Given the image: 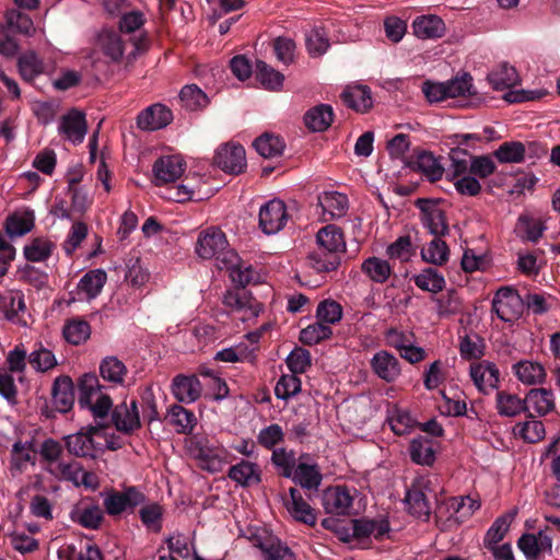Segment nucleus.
I'll use <instances>...</instances> for the list:
<instances>
[{
  "label": "nucleus",
  "instance_id": "49530a36",
  "mask_svg": "<svg viewBox=\"0 0 560 560\" xmlns=\"http://www.w3.org/2000/svg\"><path fill=\"white\" fill-rule=\"evenodd\" d=\"M115 273H122L124 280L135 288L142 287L149 280V272L142 268L139 258L129 259L125 267L115 268Z\"/></svg>",
  "mask_w": 560,
  "mask_h": 560
},
{
  "label": "nucleus",
  "instance_id": "4d7b16f0",
  "mask_svg": "<svg viewBox=\"0 0 560 560\" xmlns=\"http://www.w3.org/2000/svg\"><path fill=\"white\" fill-rule=\"evenodd\" d=\"M513 514H505L499 516L487 530L483 538V546L486 548H494V545L500 542L509 530Z\"/></svg>",
  "mask_w": 560,
  "mask_h": 560
},
{
  "label": "nucleus",
  "instance_id": "c85d7f7f",
  "mask_svg": "<svg viewBox=\"0 0 560 560\" xmlns=\"http://www.w3.org/2000/svg\"><path fill=\"white\" fill-rule=\"evenodd\" d=\"M58 558L59 560H104L101 548L89 541L81 548L74 544H63L58 549Z\"/></svg>",
  "mask_w": 560,
  "mask_h": 560
},
{
  "label": "nucleus",
  "instance_id": "aec40b11",
  "mask_svg": "<svg viewBox=\"0 0 560 560\" xmlns=\"http://www.w3.org/2000/svg\"><path fill=\"white\" fill-rule=\"evenodd\" d=\"M58 479L70 481L75 486L85 485L90 486L91 476L88 475L78 460L62 459L59 464L52 463L50 470L48 471Z\"/></svg>",
  "mask_w": 560,
  "mask_h": 560
},
{
  "label": "nucleus",
  "instance_id": "72a5a7b5",
  "mask_svg": "<svg viewBox=\"0 0 560 560\" xmlns=\"http://www.w3.org/2000/svg\"><path fill=\"white\" fill-rule=\"evenodd\" d=\"M524 401H526V411L533 409L539 416H545L555 408L552 392L546 388L530 389Z\"/></svg>",
  "mask_w": 560,
  "mask_h": 560
},
{
  "label": "nucleus",
  "instance_id": "c9c22d12",
  "mask_svg": "<svg viewBox=\"0 0 560 560\" xmlns=\"http://www.w3.org/2000/svg\"><path fill=\"white\" fill-rule=\"evenodd\" d=\"M318 205L330 219L340 218L348 209V198L338 191H324L318 196Z\"/></svg>",
  "mask_w": 560,
  "mask_h": 560
},
{
  "label": "nucleus",
  "instance_id": "f257e3e1",
  "mask_svg": "<svg viewBox=\"0 0 560 560\" xmlns=\"http://www.w3.org/2000/svg\"><path fill=\"white\" fill-rule=\"evenodd\" d=\"M317 247L307 256L310 268L317 273L337 270L346 250L342 230L334 224L322 228L316 235Z\"/></svg>",
  "mask_w": 560,
  "mask_h": 560
},
{
  "label": "nucleus",
  "instance_id": "dca6fc26",
  "mask_svg": "<svg viewBox=\"0 0 560 560\" xmlns=\"http://www.w3.org/2000/svg\"><path fill=\"white\" fill-rule=\"evenodd\" d=\"M185 171L182 158L167 155L159 158L153 164V175L156 185L173 183L178 179Z\"/></svg>",
  "mask_w": 560,
  "mask_h": 560
},
{
  "label": "nucleus",
  "instance_id": "a211bd4d",
  "mask_svg": "<svg viewBox=\"0 0 560 560\" xmlns=\"http://www.w3.org/2000/svg\"><path fill=\"white\" fill-rule=\"evenodd\" d=\"M353 498L347 487L328 488L323 494V506L329 514L346 515L352 506Z\"/></svg>",
  "mask_w": 560,
  "mask_h": 560
},
{
  "label": "nucleus",
  "instance_id": "680f3d73",
  "mask_svg": "<svg viewBox=\"0 0 560 560\" xmlns=\"http://www.w3.org/2000/svg\"><path fill=\"white\" fill-rule=\"evenodd\" d=\"M316 317L325 325H334L340 322L342 317V307L334 300H324L317 306Z\"/></svg>",
  "mask_w": 560,
  "mask_h": 560
},
{
  "label": "nucleus",
  "instance_id": "423d86ee",
  "mask_svg": "<svg viewBox=\"0 0 560 560\" xmlns=\"http://www.w3.org/2000/svg\"><path fill=\"white\" fill-rule=\"evenodd\" d=\"M147 500L137 487L129 486L122 491L107 489V515L119 516L122 513H132L135 509Z\"/></svg>",
  "mask_w": 560,
  "mask_h": 560
},
{
  "label": "nucleus",
  "instance_id": "a19ab883",
  "mask_svg": "<svg viewBox=\"0 0 560 560\" xmlns=\"http://www.w3.org/2000/svg\"><path fill=\"white\" fill-rule=\"evenodd\" d=\"M197 448L198 458L207 464L208 469L213 471L220 469L226 455V451L222 446L211 444L207 440L198 441Z\"/></svg>",
  "mask_w": 560,
  "mask_h": 560
},
{
  "label": "nucleus",
  "instance_id": "4be33fe9",
  "mask_svg": "<svg viewBox=\"0 0 560 560\" xmlns=\"http://www.w3.org/2000/svg\"><path fill=\"white\" fill-rule=\"evenodd\" d=\"M163 420L172 425L178 434L185 435L190 434L197 424L195 413L177 404H173L167 408Z\"/></svg>",
  "mask_w": 560,
  "mask_h": 560
},
{
  "label": "nucleus",
  "instance_id": "b1692460",
  "mask_svg": "<svg viewBox=\"0 0 560 560\" xmlns=\"http://www.w3.org/2000/svg\"><path fill=\"white\" fill-rule=\"evenodd\" d=\"M223 304L233 311H248L250 315H258L260 304L245 289H234L225 292Z\"/></svg>",
  "mask_w": 560,
  "mask_h": 560
},
{
  "label": "nucleus",
  "instance_id": "1a4fd4ad",
  "mask_svg": "<svg viewBox=\"0 0 560 560\" xmlns=\"http://www.w3.org/2000/svg\"><path fill=\"white\" fill-rule=\"evenodd\" d=\"M288 221L285 203L280 199H272L261 206L259 210V228L266 235L281 231Z\"/></svg>",
  "mask_w": 560,
  "mask_h": 560
},
{
  "label": "nucleus",
  "instance_id": "7ed1b4c3",
  "mask_svg": "<svg viewBox=\"0 0 560 560\" xmlns=\"http://www.w3.org/2000/svg\"><path fill=\"white\" fill-rule=\"evenodd\" d=\"M96 421V428L67 436L66 444L70 453L92 458L103 457L105 454V422L101 425L100 421Z\"/></svg>",
  "mask_w": 560,
  "mask_h": 560
},
{
  "label": "nucleus",
  "instance_id": "20e7f679",
  "mask_svg": "<svg viewBox=\"0 0 560 560\" xmlns=\"http://www.w3.org/2000/svg\"><path fill=\"white\" fill-rule=\"evenodd\" d=\"M79 405L89 410L101 425L105 422V392L93 373L84 374L79 381Z\"/></svg>",
  "mask_w": 560,
  "mask_h": 560
},
{
  "label": "nucleus",
  "instance_id": "6ab92c4d",
  "mask_svg": "<svg viewBox=\"0 0 560 560\" xmlns=\"http://www.w3.org/2000/svg\"><path fill=\"white\" fill-rule=\"evenodd\" d=\"M289 494L290 498L285 500V506L292 517L298 522L314 526L316 524L315 510L306 502L296 488H290Z\"/></svg>",
  "mask_w": 560,
  "mask_h": 560
},
{
  "label": "nucleus",
  "instance_id": "cd10ccee",
  "mask_svg": "<svg viewBox=\"0 0 560 560\" xmlns=\"http://www.w3.org/2000/svg\"><path fill=\"white\" fill-rule=\"evenodd\" d=\"M36 460V451L30 442H15L12 446L10 470L12 476L22 474Z\"/></svg>",
  "mask_w": 560,
  "mask_h": 560
},
{
  "label": "nucleus",
  "instance_id": "ddd939ff",
  "mask_svg": "<svg viewBox=\"0 0 560 560\" xmlns=\"http://www.w3.org/2000/svg\"><path fill=\"white\" fill-rule=\"evenodd\" d=\"M173 120L172 110L160 103L141 110L137 117V126L141 130L154 131L165 128Z\"/></svg>",
  "mask_w": 560,
  "mask_h": 560
},
{
  "label": "nucleus",
  "instance_id": "2eb2a0df",
  "mask_svg": "<svg viewBox=\"0 0 560 560\" xmlns=\"http://www.w3.org/2000/svg\"><path fill=\"white\" fill-rule=\"evenodd\" d=\"M407 165L413 171L423 173L432 183L441 179L444 173V168L436 158L425 150H415V152L408 158Z\"/></svg>",
  "mask_w": 560,
  "mask_h": 560
},
{
  "label": "nucleus",
  "instance_id": "6e6552de",
  "mask_svg": "<svg viewBox=\"0 0 560 560\" xmlns=\"http://www.w3.org/2000/svg\"><path fill=\"white\" fill-rule=\"evenodd\" d=\"M415 206L421 212L423 225L434 236H444L448 234V224L445 212L439 208V200L418 198Z\"/></svg>",
  "mask_w": 560,
  "mask_h": 560
},
{
  "label": "nucleus",
  "instance_id": "9b49d317",
  "mask_svg": "<svg viewBox=\"0 0 560 560\" xmlns=\"http://www.w3.org/2000/svg\"><path fill=\"white\" fill-rule=\"evenodd\" d=\"M0 313L20 326H27L26 305L21 291H5L0 293Z\"/></svg>",
  "mask_w": 560,
  "mask_h": 560
},
{
  "label": "nucleus",
  "instance_id": "393cba45",
  "mask_svg": "<svg viewBox=\"0 0 560 560\" xmlns=\"http://www.w3.org/2000/svg\"><path fill=\"white\" fill-rule=\"evenodd\" d=\"M228 477L242 487H250L261 481L259 466L245 459L232 465Z\"/></svg>",
  "mask_w": 560,
  "mask_h": 560
},
{
  "label": "nucleus",
  "instance_id": "4c0bfd02",
  "mask_svg": "<svg viewBox=\"0 0 560 560\" xmlns=\"http://www.w3.org/2000/svg\"><path fill=\"white\" fill-rule=\"evenodd\" d=\"M516 377L524 384H541L546 378L544 366L537 362L520 361L513 365Z\"/></svg>",
  "mask_w": 560,
  "mask_h": 560
},
{
  "label": "nucleus",
  "instance_id": "5701e85b",
  "mask_svg": "<svg viewBox=\"0 0 560 560\" xmlns=\"http://www.w3.org/2000/svg\"><path fill=\"white\" fill-rule=\"evenodd\" d=\"M59 131L72 143H81L86 132L84 116L73 109L61 118Z\"/></svg>",
  "mask_w": 560,
  "mask_h": 560
},
{
  "label": "nucleus",
  "instance_id": "f8f14e48",
  "mask_svg": "<svg viewBox=\"0 0 560 560\" xmlns=\"http://www.w3.org/2000/svg\"><path fill=\"white\" fill-rule=\"evenodd\" d=\"M171 392L178 402L191 404L200 398L202 385L195 374H177L172 380Z\"/></svg>",
  "mask_w": 560,
  "mask_h": 560
},
{
  "label": "nucleus",
  "instance_id": "f03ea898",
  "mask_svg": "<svg viewBox=\"0 0 560 560\" xmlns=\"http://www.w3.org/2000/svg\"><path fill=\"white\" fill-rule=\"evenodd\" d=\"M195 250L202 259L215 258L217 266H234L237 262V253L229 248L225 234L218 228L202 231L198 236Z\"/></svg>",
  "mask_w": 560,
  "mask_h": 560
},
{
  "label": "nucleus",
  "instance_id": "603ef678",
  "mask_svg": "<svg viewBox=\"0 0 560 560\" xmlns=\"http://www.w3.org/2000/svg\"><path fill=\"white\" fill-rule=\"evenodd\" d=\"M545 225L540 220L521 215L517 221L516 231L520 237L528 242L537 243L542 236Z\"/></svg>",
  "mask_w": 560,
  "mask_h": 560
},
{
  "label": "nucleus",
  "instance_id": "bb28decb",
  "mask_svg": "<svg viewBox=\"0 0 560 560\" xmlns=\"http://www.w3.org/2000/svg\"><path fill=\"white\" fill-rule=\"evenodd\" d=\"M52 402L60 412L69 411L74 404L73 383L69 376H59L52 385Z\"/></svg>",
  "mask_w": 560,
  "mask_h": 560
},
{
  "label": "nucleus",
  "instance_id": "3c124183",
  "mask_svg": "<svg viewBox=\"0 0 560 560\" xmlns=\"http://www.w3.org/2000/svg\"><path fill=\"white\" fill-rule=\"evenodd\" d=\"M526 153L525 145L520 141L503 142L493 155L501 163H521L524 161Z\"/></svg>",
  "mask_w": 560,
  "mask_h": 560
},
{
  "label": "nucleus",
  "instance_id": "774afa93",
  "mask_svg": "<svg viewBox=\"0 0 560 560\" xmlns=\"http://www.w3.org/2000/svg\"><path fill=\"white\" fill-rule=\"evenodd\" d=\"M301 390V380L292 375H283L279 378L275 387L277 398L288 400Z\"/></svg>",
  "mask_w": 560,
  "mask_h": 560
},
{
  "label": "nucleus",
  "instance_id": "69168bd1",
  "mask_svg": "<svg viewBox=\"0 0 560 560\" xmlns=\"http://www.w3.org/2000/svg\"><path fill=\"white\" fill-rule=\"evenodd\" d=\"M271 463L281 469L280 476L292 479L296 467L293 452L288 453L284 448L273 450Z\"/></svg>",
  "mask_w": 560,
  "mask_h": 560
},
{
  "label": "nucleus",
  "instance_id": "de8ad7c7",
  "mask_svg": "<svg viewBox=\"0 0 560 560\" xmlns=\"http://www.w3.org/2000/svg\"><path fill=\"white\" fill-rule=\"evenodd\" d=\"M448 255L450 248L441 236H435L421 252L422 259L435 266H443L448 260Z\"/></svg>",
  "mask_w": 560,
  "mask_h": 560
},
{
  "label": "nucleus",
  "instance_id": "c03bdc74",
  "mask_svg": "<svg viewBox=\"0 0 560 560\" xmlns=\"http://www.w3.org/2000/svg\"><path fill=\"white\" fill-rule=\"evenodd\" d=\"M497 409L499 415L504 417H516L526 411V401L515 394L506 392L497 393Z\"/></svg>",
  "mask_w": 560,
  "mask_h": 560
},
{
  "label": "nucleus",
  "instance_id": "bf43d9fd",
  "mask_svg": "<svg viewBox=\"0 0 560 560\" xmlns=\"http://www.w3.org/2000/svg\"><path fill=\"white\" fill-rule=\"evenodd\" d=\"M163 508L156 503L143 505L139 511V516L143 525L153 530L160 532L162 528Z\"/></svg>",
  "mask_w": 560,
  "mask_h": 560
},
{
  "label": "nucleus",
  "instance_id": "473e14b6",
  "mask_svg": "<svg viewBox=\"0 0 560 560\" xmlns=\"http://www.w3.org/2000/svg\"><path fill=\"white\" fill-rule=\"evenodd\" d=\"M334 112L330 105L319 104L304 115V124L312 131H324L332 122Z\"/></svg>",
  "mask_w": 560,
  "mask_h": 560
},
{
  "label": "nucleus",
  "instance_id": "5fc2aeb1",
  "mask_svg": "<svg viewBox=\"0 0 560 560\" xmlns=\"http://www.w3.org/2000/svg\"><path fill=\"white\" fill-rule=\"evenodd\" d=\"M332 336V329L317 320L300 331V341L306 346L317 345Z\"/></svg>",
  "mask_w": 560,
  "mask_h": 560
},
{
  "label": "nucleus",
  "instance_id": "0eeeda50",
  "mask_svg": "<svg viewBox=\"0 0 560 560\" xmlns=\"http://www.w3.org/2000/svg\"><path fill=\"white\" fill-rule=\"evenodd\" d=\"M113 400L107 395V416L110 412V422L115 425L116 430L131 434L135 430L141 427L138 404L136 399H132L130 406H127L126 400L117 405L113 410Z\"/></svg>",
  "mask_w": 560,
  "mask_h": 560
},
{
  "label": "nucleus",
  "instance_id": "e433bc0d",
  "mask_svg": "<svg viewBox=\"0 0 560 560\" xmlns=\"http://www.w3.org/2000/svg\"><path fill=\"white\" fill-rule=\"evenodd\" d=\"M105 283V273L100 270H91L83 276L78 284V295L81 299L91 300L96 298Z\"/></svg>",
  "mask_w": 560,
  "mask_h": 560
},
{
  "label": "nucleus",
  "instance_id": "09e8293b",
  "mask_svg": "<svg viewBox=\"0 0 560 560\" xmlns=\"http://www.w3.org/2000/svg\"><path fill=\"white\" fill-rule=\"evenodd\" d=\"M62 334L69 343L78 346L90 337L91 329L88 322L72 318L65 324Z\"/></svg>",
  "mask_w": 560,
  "mask_h": 560
},
{
  "label": "nucleus",
  "instance_id": "37998d69",
  "mask_svg": "<svg viewBox=\"0 0 560 560\" xmlns=\"http://www.w3.org/2000/svg\"><path fill=\"white\" fill-rule=\"evenodd\" d=\"M405 502L408 511L415 517L428 522L430 518V505L425 494L420 489H409L406 492Z\"/></svg>",
  "mask_w": 560,
  "mask_h": 560
},
{
  "label": "nucleus",
  "instance_id": "f704fd0d",
  "mask_svg": "<svg viewBox=\"0 0 560 560\" xmlns=\"http://www.w3.org/2000/svg\"><path fill=\"white\" fill-rule=\"evenodd\" d=\"M27 362L32 369L39 373H47L58 364L54 352L47 349L42 342L34 345V349L27 357Z\"/></svg>",
  "mask_w": 560,
  "mask_h": 560
},
{
  "label": "nucleus",
  "instance_id": "c756f323",
  "mask_svg": "<svg viewBox=\"0 0 560 560\" xmlns=\"http://www.w3.org/2000/svg\"><path fill=\"white\" fill-rule=\"evenodd\" d=\"M18 68L21 77L25 81H32L36 77L44 74L49 70V66L45 63L33 50H28L20 55Z\"/></svg>",
  "mask_w": 560,
  "mask_h": 560
},
{
  "label": "nucleus",
  "instance_id": "052dcab7",
  "mask_svg": "<svg viewBox=\"0 0 560 560\" xmlns=\"http://www.w3.org/2000/svg\"><path fill=\"white\" fill-rule=\"evenodd\" d=\"M5 19L9 27L15 32L26 36H33L36 32L32 19L18 10H9L5 14Z\"/></svg>",
  "mask_w": 560,
  "mask_h": 560
},
{
  "label": "nucleus",
  "instance_id": "a18cd8bd",
  "mask_svg": "<svg viewBox=\"0 0 560 560\" xmlns=\"http://www.w3.org/2000/svg\"><path fill=\"white\" fill-rule=\"evenodd\" d=\"M413 280L419 289L432 293H439L445 288L443 275L432 267L423 269Z\"/></svg>",
  "mask_w": 560,
  "mask_h": 560
},
{
  "label": "nucleus",
  "instance_id": "338daca9",
  "mask_svg": "<svg viewBox=\"0 0 560 560\" xmlns=\"http://www.w3.org/2000/svg\"><path fill=\"white\" fill-rule=\"evenodd\" d=\"M311 353L308 350L304 348L296 347L294 350L290 352L285 362L288 369L293 374H302L305 373L306 370L311 366Z\"/></svg>",
  "mask_w": 560,
  "mask_h": 560
},
{
  "label": "nucleus",
  "instance_id": "39448f33",
  "mask_svg": "<svg viewBox=\"0 0 560 560\" xmlns=\"http://www.w3.org/2000/svg\"><path fill=\"white\" fill-rule=\"evenodd\" d=\"M524 311V299L511 287L500 288L492 300V312L503 322L518 319Z\"/></svg>",
  "mask_w": 560,
  "mask_h": 560
},
{
  "label": "nucleus",
  "instance_id": "2f4dec72",
  "mask_svg": "<svg viewBox=\"0 0 560 560\" xmlns=\"http://www.w3.org/2000/svg\"><path fill=\"white\" fill-rule=\"evenodd\" d=\"M409 455L415 464L432 466L435 462V452L432 441L423 435H418L410 441Z\"/></svg>",
  "mask_w": 560,
  "mask_h": 560
},
{
  "label": "nucleus",
  "instance_id": "412c9836",
  "mask_svg": "<svg viewBox=\"0 0 560 560\" xmlns=\"http://www.w3.org/2000/svg\"><path fill=\"white\" fill-rule=\"evenodd\" d=\"M294 483L308 491V499H312V492H316L322 483L323 476L317 464L300 462L292 477Z\"/></svg>",
  "mask_w": 560,
  "mask_h": 560
},
{
  "label": "nucleus",
  "instance_id": "e2e57ef3",
  "mask_svg": "<svg viewBox=\"0 0 560 560\" xmlns=\"http://www.w3.org/2000/svg\"><path fill=\"white\" fill-rule=\"evenodd\" d=\"M86 235L88 229L85 224L81 222H75L72 224L65 242L62 243V248L68 257H72L74 255L81 243L85 240Z\"/></svg>",
  "mask_w": 560,
  "mask_h": 560
},
{
  "label": "nucleus",
  "instance_id": "9d476101",
  "mask_svg": "<svg viewBox=\"0 0 560 560\" xmlns=\"http://www.w3.org/2000/svg\"><path fill=\"white\" fill-rule=\"evenodd\" d=\"M214 163L225 173H242L246 167V154L244 147L236 143H226L221 145L215 152Z\"/></svg>",
  "mask_w": 560,
  "mask_h": 560
},
{
  "label": "nucleus",
  "instance_id": "13d9d810",
  "mask_svg": "<svg viewBox=\"0 0 560 560\" xmlns=\"http://www.w3.org/2000/svg\"><path fill=\"white\" fill-rule=\"evenodd\" d=\"M34 225V215L30 211L16 212L8 218L5 229L11 236H22Z\"/></svg>",
  "mask_w": 560,
  "mask_h": 560
},
{
  "label": "nucleus",
  "instance_id": "6e6d98bb",
  "mask_svg": "<svg viewBox=\"0 0 560 560\" xmlns=\"http://www.w3.org/2000/svg\"><path fill=\"white\" fill-rule=\"evenodd\" d=\"M256 77L268 90H279L284 81V75L262 60L256 62Z\"/></svg>",
  "mask_w": 560,
  "mask_h": 560
},
{
  "label": "nucleus",
  "instance_id": "ea45409f",
  "mask_svg": "<svg viewBox=\"0 0 560 560\" xmlns=\"http://www.w3.org/2000/svg\"><path fill=\"white\" fill-rule=\"evenodd\" d=\"M488 81L493 90L504 91L516 85L520 78L514 67L502 63L497 70L488 74Z\"/></svg>",
  "mask_w": 560,
  "mask_h": 560
},
{
  "label": "nucleus",
  "instance_id": "79ce46f5",
  "mask_svg": "<svg viewBox=\"0 0 560 560\" xmlns=\"http://www.w3.org/2000/svg\"><path fill=\"white\" fill-rule=\"evenodd\" d=\"M179 101L187 110H200L209 104L207 94L196 84L185 85L179 93Z\"/></svg>",
  "mask_w": 560,
  "mask_h": 560
},
{
  "label": "nucleus",
  "instance_id": "8fccbe9b",
  "mask_svg": "<svg viewBox=\"0 0 560 560\" xmlns=\"http://www.w3.org/2000/svg\"><path fill=\"white\" fill-rule=\"evenodd\" d=\"M253 145L261 156L267 159L281 155L285 147L280 137L269 133L258 137Z\"/></svg>",
  "mask_w": 560,
  "mask_h": 560
},
{
  "label": "nucleus",
  "instance_id": "f3484780",
  "mask_svg": "<svg viewBox=\"0 0 560 560\" xmlns=\"http://www.w3.org/2000/svg\"><path fill=\"white\" fill-rule=\"evenodd\" d=\"M517 547L527 560H538L544 552H551L552 538L544 530L535 534H523L517 540Z\"/></svg>",
  "mask_w": 560,
  "mask_h": 560
},
{
  "label": "nucleus",
  "instance_id": "58836bf2",
  "mask_svg": "<svg viewBox=\"0 0 560 560\" xmlns=\"http://www.w3.org/2000/svg\"><path fill=\"white\" fill-rule=\"evenodd\" d=\"M361 270L375 283L386 282L393 273L389 262L375 256L366 258L362 262Z\"/></svg>",
  "mask_w": 560,
  "mask_h": 560
},
{
  "label": "nucleus",
  "instance_id": "a878e982",
  "mask_svg": "<svg viewBox=\"0 0 560 560\" xmlns=\"http://www.w3.org/2000/svg\"><path fill=\"white\" fill-rule=\"evenodd\" d=\"M340 97L345 105L357 112L365 113L373 106L371 90L366 85L347 86Z\"/></svg>",
  "mask_w": 560,
  "mask_h": 560
},
{
  "label": "nucleus",
  "instance_id": "0e129e2a",
  "mask_svg": "<svg viewBox=\"0 0 560 560\" xmlns=\"http://www.w3.org/2000/svg\"><path fill=\"white\" fill-rule=\"evenodd\" d=\"M485 342L483 339L478 335H475V339L465 335L460 337L459 353L465 360L480 359L483 355Z\"/></svg>",
  "mask_w": 560,
  "mask_h": 560
},
{
  "label": "nucleus",
  "instance_id": "4468645a",
  "mask_svg": "<svg viewBox=\"0 0 560 560\" xmlns=\"http://www.w3.org/2000/svg\"><path fill=\"white\" fill-rule=\"evenodd\" d=\"M373 373L386 383H394L401 373L399 360L386 350L377 351L370 362Z\"/></svg>",
  "mask_w": 560,
  "mask_h": 560
},
{
  "label": "nucleus",
  "instance_id": "864d4df0",
  "mask_svg": "<svg viewBox=\"0 0 560 560\" xmlns=\"http://www.w3.org/2000/svg\"><path fill=\"white\" fill-rule=\"evenodd\" d=\"M54 248L55 245L49 240L36 237L25 245L24 256L30 261H44L51 255Z\"/></svg>",
  "mask_w": 560,
  "mask_h": 560
},
{
  "label": "nucleus",
  "instance_id": "7c9ffc66",
  "mask_svg": "<svg viewBox=\"0 0 560 560\" xmlns=\"http://www.w3.org/2000/svg\"><path fill=\"white\" fill-rule=\"evenodd\" d=\"M413 34L418 38H439L445 31L443 20L436 15L418 16L412 23Z\"/></svg>",
  "mask_w": 560,
  "mask_h": 560
}]
</instances>
